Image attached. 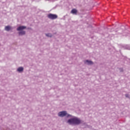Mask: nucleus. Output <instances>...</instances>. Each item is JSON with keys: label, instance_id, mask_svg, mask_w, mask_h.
<instances>
[{"label": "nucleus", "instance_id": "obj_1", "mask_svg": "<svg viewBox=\"0 0 130 130\" xmlns=\"http://www.w3.org/2000/svg\"><path fill=\"white\" fill-rule=\"evenodd\" d=\"M67 118H71L69 119L67 122L69 125H79L84 123L83 120L72 115H68Z\"/></svg>", "mask_w": 130, "mask_h": 130}, {"label": "nucleus", "instance_id": "obj_2", "mask_svg": "<svg viewBox=\"0 0 130 130\" xmlns=\"http://www.w3.org/2000/svg\"><path fill=\"white\" fill-rule=\"evenodd\" d=\"M70 115V114H68L67 113V111H60L58 113V116L59 117H64L65 116H67V118H68V116Z\"/></svg>", "mask_w": 130, "mask_h": 130}, {"label": "nucleus", "instance_id": "obj_3", "mask_svg": "<svg viewBox=\"0 0 130 130\" xmlns=\"http://www.w3.org/2000/svg\"><path fill=\"white\" fill-rule=\"evenodd\" d=\"M25 29H26V26L21 25L17 28V31H23Z\"/></svg>", "mask_w": 130, "mask_h": 130}, {"label": "nucleus", "instance_id": "obj_4", "mask_svg": "<svg viewBox=\"0 0 130 130\" xmlns=\"http://www.w3.org/2000/svg\"><path fill=\"white\" fill-rule=\"evenodd\" d=\"M84 63L88 65V66H90V65H93L94 64V62L89 60H86L84 61Z\"/></svg>", "mask_w": 130, "mask_h": 130}, {"label": "nucleus", "instance_id": "obj_5", "mask_svg": "<svg viewBox=\"0 0 130 130\" xmlns=\"http://www.w3.org/2000/svg\"><path fill=\"white\" fill-rule=\"evenodd\" d=\"M26 31L25 30H19L18 32L19 36H23V35H25Z\"/></svg>", "mask_w": 130, "mask_h": 130}, {"label": "nucleus", "instance_id": "obj_6", "mask_svg": "<svg viewBox=\"0 0 130 130\" xmlns=\"http://www.w3.org/2000/svg\"><path fill=\"white\" fill-rule=\"evenodd\" d=\"M11 29H12L11 26H9V25L6 26H5V30L6 31H10V30H11Z\"/></svg>", "mask_w": 130, "mask_h": 130}, {"label": "nucleus", "instance_id": "obj_7", "mask_svg": "<svg viewBox=\"0 0 130 130\" xmlns=\"http://www.w3.org/2000/svg\"><path fill=\"white\" fill-rule=\"evenodd\" d=\"M23 71H24V68L23 67H19L17 69V71L19 73H21V72H23Z\"/></svg>", "mask_w": 130, "mask_h": 130}, {"label": "nucleus", "instance_id": "obj_8", "mask_svg": "<svg viewBox=\"0 0 130 130\" xmlns=\"http://www.w3.org/2000/svg\"><path fill=\"white\" fill-rule=\"evenodd\" d=\"M45 36L47 37H50V38H51L53 36V35L50 34V33H48V34H45Z\"/></svg>", "mask_w": 130, "mask_h": 130}, {"label": "nucleus", "instance_id": "obj_9", "mask_svg": "<svg viewBox=\"0 0 130 130\" xmlns=\"http://www.w3.org/2000/svg\"><path fill=\"white\" fill-rule=\"evenodd\" d=\"M71 13L72 14H77V10L76 9H73L71 11Z\"/></svg>", "mask_w": 130, "mask_h": 130}, {"label": "nucleus", "instance_id": "obj_10", "mask_svg": "<svg viewBox=\"0 0 130 130\" xmlns=\"http://www.w3.org/2000/svg\"><path fill=\"white\" fill-rule=\"evenodd\" d=\"M48 18L50 19V20H55V19H57V17H48Z\"/></svg>", "mask_w": 130, "mask_h": 130}, {"label": "nucleus", "instance_id": "obj_11", "mask_svg": "<svg viewBox=\"0 0 130 130\" xmlns=\"http://www.w3.org/2000/svg\"><path fill=\"white\" fill-rule=\"evenodd\" d=\"M48 17H57L56 15L52 14H49L48 15Z\"/></svg>", "mask_w": 130, "mask_h": 130}, {"label": "nucleus", "instance_id": "obj_12", "mask_svg": "<svg viewBox=\"0 0 130 130\" xmlns=\"http://www.w3.org/2000/svg\"><path fill=\"white\" fill-rule=\"evenodd\" d=\"M119 71L121 73L123 72H124L123 69V68H119Z\"/></svg>", "mask_w": 130, "mask_h": 130}, {"label": "nucleus", "instance_id": "obj_13", "mask_svg": "<svg viewBox=\"0 0 130 130\" xmlns=\"http://www.w3.org/2000/svg\"><path fill=\"white\" fill-rule=\"evenodd\" d=\"M125 97H126V98H128V99L130 98H129V95L128 94H125Z\"/></svg>", "mask_w": 130, "mask_h": 130}, {"label": "nucleus", "instance_id": "obj_14", "mask_svg": "<svg viewBox=\"0 0 130 130\" xmlns=\"http://www.w3.org/2000/svg\"><path fill=\"white\" fill-rule=\"evenodd\" d=\"M126 49L127 50H130V46H126Z\"/></svg>", "mask_w": 130, "mask_h": 130}, {"label": "nucleus", "instance_id": "obj_15", "mask_svg": "<svg viewBox=\"0 0 130 130\" xmlns=\"http://www.w3.org/2000/svg\"><path fill=\"white\" fill-rule=\"evenodd\" d=\"M89 10H92V8H90V9H89Z\"/></svg>", "mask_w": 130, "mask_h": 130}]
</instances>
